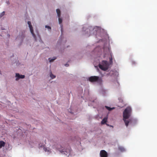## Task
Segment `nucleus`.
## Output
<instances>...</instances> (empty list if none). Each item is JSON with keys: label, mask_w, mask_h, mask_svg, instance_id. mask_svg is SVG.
Returning a JSON list of instances; mask_svg holds the SVG:
<instances>
[{"label": "nucleus", "mask_w": 157, "mask_h": 157, "mask_svg": "<svg viewBox=\"0 0 157 157\" xmlns=\"http://www.w3.org/2000/svg\"><path fill=\"white\" fill-rule=\"evenodd\" d=\"M131 109L130 107H127L124 111L123 113V120L126 127L128 126L129 123L131 121V120H127L130 116L131 113Z\"/></svg>", "instance_id": "obj_1"}, {"label": "nucleus", "mask_w": 157, "mask_h": 157, "mask_svg": "<svg viewBox=\"0 0 157 157\" xmlns=\"http://www.w3.org/2000/svg\"><path fill=\"white\" fill-rule=\"evenodd\" d=\"M57 148L58 150L63 154H65L68 156H69L71 155L72 150L71 149L70 147L69 146H68L67 149H63V147L59 145H58Z\"/></svg>", "instance_id": "obj_2"}, {"label": "nucleus", "mask_w": 157, "mask_h": 157, "mask_svg": "<svg viewBox=\"0 0 157 157\" xmlns=\"http://www.w3.org/2000/svg\"><path fill=\"white\" fill-rule=\"evenodd\" d=\"M109 64L107 61L103 60L102 61L101 64H99V68L104 71H106L109 68Z\"/></svg>", "instance_id": "obj_3"}, {"label": "nucleus", "mask_w": 157, "mask_h": 157, "mask_svg": "<svg viewBox=\"0 0 157 157\" xmlns=\"http://www.w3.org/2000/svg\"><path fill=\"white\" fill-rule=\"evenodd\" d=\"M99 79V78L98 76H90L88 78L89 81L91 82H98Z\"/></svg>", "instance_id": "obj_4"}, {"label": "nucleus", "mask_w": 157, "mask_h": 157, "mask_svg": "<svg viewBox=\"0 0 157 157\" xmlns=\"http://www.w3.org/2000/svg\"><path fill=\"white\" fill-rule=\"evenodd\" d=\"M28 24L29 25V28H30V31L31 32V33L32 34L33 36V37H34V39H35L36 40V37L35 35V34L33 32V30L32 26L31 25V22L30 21H28Z\"/></svg>", "instance_id": "obj_5"}, {"label": "nucleus", "mask_w": 157, "mask_h": 157, "mask_svg": "<svg viewBox=\"0 0 157 157\" xmlns=\"http://www.w3.org/2000/svg\"><path fill=\"white\" fill-rule=\"evenodd\" d=\"M100 155L101 157H107L108 155L107 152L104 150L100 151Z\"/></svg>", "instance_id": "obj_6"}, {"label": "nucleus", "mask_w": 157, "mask_h": 157, "mask_svg": "<svg viewBox=\"0 0 157 157\" xmlns=\"http://www.w3.org/2000/svg\"><path fill=\"white\" fill-rule=\"evenodd\" d=\"M16 80L17 81L20 78H24L25 77V76L24 75H20L18 73H16Z\"/></svg>", "instance_id": "obj_7"}, {"label": "nucleus", "mask_w": 157, "mask_h": 157, "mask_svg": "<svg viewBox=\"0 0 157 157\" xmlns=\"http://www.w3.org/2000/svg\"><path fill=\"white\" fill-rule=\"evenodd\" d=\"M107 117H105L101 121V124H105L106 122H107Z\"/></svg>", "instance_id": "obj_8"}, {"label": "nucleus", "mask_w": 157, "mask_h": 157, "mask_svg": "<svg viewBox=\"0 0 157 157\" xmlns=\"http://www.w3.org/2000/svg\"><path fill=\"white\" fill-rule=\"evenodd\" d=\"M5 144V143L4 141H0V148H1L2 147H4Z\"/></svg>", "instance_id": "obj_9"}, {"label": "nucleus", "mask_w": 157, "mask_h": 157, "mask_svg": "<svg viewBox=\"0 0 157 157\" xmlns=\"http://www.w3.org/2000/svg\"><path fill=\"white\" fill-rule=\"evenodd\" d=\"M56 11L58 17H60L61 15L60 10L59 9H57L56 10Z\"/></svg>", "instance_id": "obj_10"}, {"label": "nucleus", "mask_w": 157, "mask_h": 157, "mask_svg": "<svg viewBox=\"0 0 157 157\" xmlns=\"http://www.w3.org/2000/svg\"><path fill=\"white\" fill-rule=\"evenodd\" d=\"M118 149L121 152H124L125 151V149L124 147H119Z\"/></svg>", "instance_id": "obj_11"}, {"label": "nucleus", "mask_w": 157, "mask_h": 157, "mask_svg": "<svg viewBox=\"0 0 157 157\" xmlns=\"http://www.w3.org/2000/svg\"><path fill=\"white\" fill-rule=\"evenodd\" d=\"M56 59V57H54L53 58L51 59L50 58L48 59L50 62H52L54 60Z\"/></svg>", "instance_id": "obj_12"}, {"label": "nucleus", "mask_w": 157, "mask_h": 157, "mask_svg": "<svg viewBox=\"0 0 157 157\" xmlns=\"http://www.w3.org/2000/svg\"><path fill=\"white\" fill-rule=\"evenodd\" d=\"M105 107L109 111H111L114 108H111L106 106H105Z\"/></svg>", "instance_id": "obj_13"}, {"label": "nucleus", "mask_w": 157, "mask_h": 157, "mask_svg": "<svg viewBox=\"0 0 157 157\" xmlns=\"http://www.w3.org/2000/svg\"><path fill=\"white\" fill-rule=\"evenodd\" d=\"M44 149L45 151H47L48 152H50V150L49 148H47L46 147H44Z\"/></svg>", "instance_id": "obj_14"}, {"label": "nucleus", "mask_w": 157, "mask_h": 157, "mask_svg": "<svg viewBox=\"0 0 157 157\" xmlns=\"http://www.w3.org/2000/svg\"><path fill=\"white\" fill-rule=\"evenodd\" d=\"M50 77L52 79H53L56 77V76L53 75L52 73H51L50 74Z\"/></svg>", "instance_id": "obj_15"}, {"label": "nucleus", "mask_w": 157, "mask_h": 157, "mask_svg": "<svg viewBox=\"0 0 157 157\" xmlns=\"http://www.w3.org/2000/svg\"><path fill=\"white\" fill-rule=\"evenodd\" d=\"M59 19V24H61L62 22V18H60V17H58Z\"/></svg>", "instance_id": "obj_16"}, {"label": "nucleus", "mask_w": 157, "mask_h": 157, "mask_svg": "<svg viewBox=\"0 0 157 157\" xmlns=\"http://www.w3.org/2000/svg\"><path fill=\"white\" fill-rule=\"evenodd\" d=\"M4 14H5V12L3 11L0 15V17H2L4 15Z\"/></svg>", "instance_id": "obj_17"}, {"label": "nucleus", "mask_w": 157, "mask_h": 157, "mask_svg": "<svg viewBox=\"0 0 157 157\" xmlns=\"http://www.w3.org/2000/svg\"><path fill=\"white\" fill-rule=\"evenodd\" d=\"M45 27L46 28H48L49 29H51V27L50 26H49L46 25L45 26Z\"/></svg>", "instance_id": "obj_18"}, {"label": "nucleus", "mask_w": 157, "mask_h": 157, "mask_svg": "<svg viewBox=\"0 0 157 157\" xmlns=\"http://www.w3.org/2000/svg\"><path fill=\"white\" fill-rule=\"evenodd\" d=\"M109 60L110 62L112 63V56H111V57L109 58Z\"/></svg>", "instance_id": "obj_19"}, {"label": "nucleus", "mask_w": 157, "mask_h": 157, "mask_svg": "<svg viewBox=\"0 0 157 157\" xmlns=\"http://www.w3.org/2000/svg\"><path fill=\"white\" fill-rule=\"evenodd\" d=\"M65 66L67 67L69 66V64H65Z\"/></svg>", "instance_id": "obj_20"}, {"label": "nucleus", "mask_w": 157, "mask_h": 157, "mask_svg": "<svg viewBox=\"0 0 157 157\" xmlns=\"http://www.w3.org/2000/svg\"><path fill=\"white\" fill-rule=\"evenodd\" d=\"M62 26H63V25H61V31L62 32Z\"/></svg>", "instance_id": "obj_21"}]
</instances>
